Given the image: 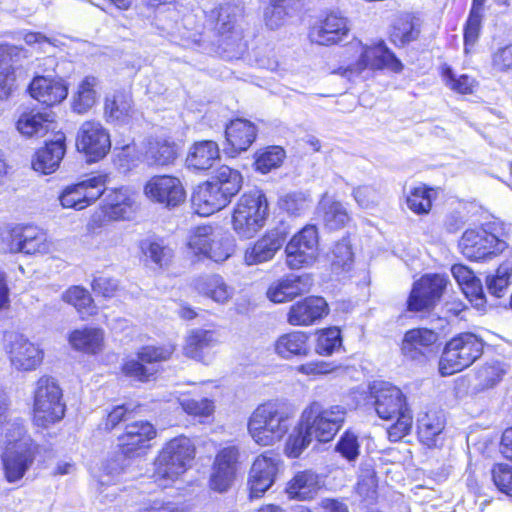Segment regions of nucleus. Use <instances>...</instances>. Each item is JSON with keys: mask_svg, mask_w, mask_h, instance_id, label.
I'll list each match as a JSON object with an SVG mask.
<instances>
[{"mask_svg": "<svg viewBox=\"0 0 512 512\" xmlns=\"http://www.w3.org/2000/svg\"><path fill=\"white\" fill-rule=\"evenodd\" d=\"M347 409L343 405L325 406L319 401L311 402L302 411L297 425L288 435L284 453L289 458H298L313 439L326 443L334 439L343 427Z\"/></svg>", "mask_w": 512, "mask_h": 512, "instance_id": "1", "label": "nucleus"}, {"mask_svg": "<svg viewBox=\"0 0 512 512\" xmlns=\"http://www.w3.org/2000/svg\"><path fill=\"white\" fill-rule=\"evenodd\" d=\"M369 389L377 415L384 420L396 418L387 430L390 441L401 440L412 428V414L402 391L385 381H374Z\"/></svg>", "mask_w": 512, "mask_h": 512, "instance_id": "2", "label": "nucleus"}, {"mask_svg": "<svg viewBox=\"0 0 512 512\" xmlns=\"http://www.w3.org/2000/svg\"><path fill=\"white\" fill-rule=\"evenodd\" d=\"M242 186L239 171L226 165L219 167L212 179L199 185L192 196L193 205L198 214L209 216L231 201Z\"/></svg>", "mask_w": 512, "mask_h": 512, "instance_id": "3", "label": "nucleus"}, {"mask_svg": "<svg viewBox=\"0 0 512 512\" xmlns=\"http://www.w3.org/2000/svg\"><path fill=\"white\" fill-rule=\"evenodd\" d=\"M294 413L285 404L266 402L259 405L248 419V433L263 447L273 446L288 433Z\"/></svg>", "mask_w": 512, "mask_h": 512, "instance_id": "4", "label": "nucleus"}, {"mask_svg": "<svg viewBox=\"0 0 512 512\" xmlns=\"http://www.w3.org/2000/svg\"><path fill=\"white\" fill-rule=\"evenodd\" d=\"M195 455V447L186 436L171 439L154 462V481L162 487L169 486L186 472Z\"/></svg>", "mask_w": 512, "mask_h": 512, "instance_id": "5", "label": "nucleus"}, {"mask_svg": "<svg viewBox=\"0 0 512 512\" xmlns=\"http://www.w3.org/2000/svg\"><path fill=\"white\" fill-rule=\"evenodd\" d=\"M459 248L464 256H498L508 249L507 233L499 221H492L479 228L467 229Z\"/></svg>", "mask_w": 512, "mask_h": 512, "instance_id": "6", "label": "nucleus"}, {"mask_svg": "<svg viewBox=\"0 0 512 512\" xmlns=\"http://www.w3.org/2000/svg\"><path fill=\"white\" fill-rule=\"evenodd\" d=\"M268 217V202L263 191L253 189L243 194L232 215L235 232L243 238L253 237Z\"/></svg>", "mask_w": 512, "mask_h": 512, "instance_id": "7", "label": "nucleus"}, {"mask_svg": "<svg viewBox=\"0 0 512 512\" xmlns=\"http://www.w3.org/2000/svg\"><path fill=\"white\" fill-rule=\"evenodd\" d=\"M483 341L473 333H461L445 345L439 361V372L449 376L472 365L483 353Z\"/></svg>", "mask_w": 512, "mask_h": 512, "instance_id": "8", "label": "nucleus"}, {"mask_svg": "<svg viewBox=\"0 0 512 512\" xmlns=\"http://www.w3.org/2000/svg\"><path fill=\"white\" fill-rule=\"evenodd\" d=\"M33 399L34 421L38 426L47 427L64 417L66 406L55 378L40 377L35 383Z\"/></svg>", "mask_w": 512, "mask_h": 512, "instance_id": "9", "label": "nucleus"}, {"mask_svg": "<svg viewBox=\"0 0 512 512\" xmlns=\"http://www.w3.org/2000/svg\"><path fill=\"white\" fill-rule=\"evenodd\" d=\"M50 248L46 234L37 227L16 226L1 235L0 251L5 254H47Z\"/></svg>", "mask_w": 512, "mask_h": 512, "instance_id": "10", "label": "nucleus"}, {"mask_svg": "<svg viewBox=\"0 0 512 512\" xmlns=\"http://www.w3.org/2000/svg\"><path fill=\"white\" fill-rule=\"evenodd\" d=\"M449 283L444 274H426L413 284L407 300L410 312L430 311L440 301Z\"/></svg>", "mask_w": 512, "mask_h": 512, "instance_id": "11", "label": "nucleus"}, {"mask_svg": "<svg viewBox=\"0 0 512 512\" xmlns=\"http://www.w3.org/2000/svg\"><path fill=\"white\" fill-rule=\"evenodd\" d=\"M5 351L11 366L17 371L36 370L44 358L43 350L26 336L11 332L5 334Z\"/></svg>", "mask_w": 512, "mask_h": 512, "instance_id": "12", "label": "nucleus"}, {"mask_svg": "<svg viewBox=\"0 0 512 512\" xmlns=\"http://www.w3.org/2000/svg\"><path fill=\"white\" fill-rule=\"evenodd\" d=\"M388 69L400 72L403 69L401 61L386 47L384 42L372 46H361V53L356 63L347 67L343 75H360L364 70Z\"/></svg>", "mask_w": 512, "mask_h": 512, "instance_id": "13", "label": "nucleus"}, {"mask_svg": "<svg viewBox=\"0 0 512 512\" xmlns=\"http://www.w3.org/2000/svg\"><path fill=\"white\" fill-rule=\"evenodd\" d=\"M107 175H97L65 187L59 196L64 208L81 210L106 192Z\"/></svg>", "mask_w": 512, "mask_h": 512, "instance_id": "14", "label": "nucleus"}, {"mask_svg": "<svg viewBox=\"0 0 512 512\" xmlns=\"http://www.w3.org/2000/svg\"><path fill=\"white\" fill-rule=\"evenodd\" d=\"M243 8L233 3H223L211 9L207 14V23L222 39L235 44L242 39L239 20Z\"/></svg>", "mask_w": 512, "mask_h": 512, "instance_id": "15", "label": "nucleus"}, {"mask_svg": "<svg viewBox=\"0 0 512 512\" xmlns=\"http://www.w3.org/2000/svg\"><path fill=\"white\" fill-rule=\"evenodd\" d=\"M76 147L89 158V161H98L111 149L110 135L101 123L85 121L78 129Z\"/></svg>", "mask_w": 512, "mask_h": 512, "instance_id": "16", "label": "nucleus"}, {"mask_svg": "<svg viewBox=\"0 0 512 512\" xmlns=\"http://www.w3.org/2000/svg\"><path fill=\"white\" fill-rule=\"evenodd\" d=\"M239 451L230 446L220 450L213 462L209 477V487L218 493L227 492L236 477Z\"/></svg>", "mask_w": 512, "mask_h": 512, "instance_id": "17", "label": "nucleus"}, {"mask_svg": "<svg viewBox=\"0 0 512 512\" xmlns=\"http://www.w3.org/2000/svg\"><path fill=\"white\" fill-rule=\"evenodd\" d=\"M280 459L264 453L258 456L249 472V498H260L273 485L279 470Z\"/></svg>", "mask_w": 512, "mask_h": 512, "instance_id": "18", "label": "nucleus"}, {"mask_svg": "<svg viewBox=\"0 0 512 512\" xmlns=\"http://www.w3.org/2000/svg\"><path fill=\"white\" fill-rule=\"evenodd\" d=\"M156 435L155 427L146 420L128 423L124 433L118 437L120 450L126 457L140 456Z\"/></svg>", "mask_w": 512, "mask_h": 512, "instance_id": "19", "label": "nucleus"}, {"mask_svg": "<svg viewBox=\"0 0 512 512\" xmlns=\"http://www.w3.org/2000/svg\"><path fill=\"white\" fill-rule=\"evenodd\" d=\"M145 195L166 207L178 206L185 200V191L180 180L173 176H154L144 186Z\"/></svg>", "mask_w": 512, "mask_h": 512, "instance_id": "20", "label": "nucleus"}, {"mask_svg": "<svg viewBox=\"0 0 512 512\" xmlns=\"http://www.w3.org/2000/svg\"><path fill=\"white\" fill-rule=\"evenodd\" d=\"M36 446L32 440L19 442L16 449L9 447L3 453V465L9 482L20 480L33 464Z\"/></svg>", "mask_w": 512, "mask_h": 512, "instance_id": "21", "label": "nucleus"}, {"mask_svg": "<svg viewBox=\"0 0 512 512\" xmlns=\"http://www.w3.org/2000/svg\"><path fill=\"white\" fill-rule=\"evenodd\" d=\"M188 249L194 256H232L236 253L233 239L227 238L225 243L218 244L210 226L198 227L190 236Z\"/></svg>", "mask_w": 512, "mask_h": 512, "instance_id": "22", "label": "nucleus"}, {"mask_svg": "<svg viewBox=\"0 0 512 512\" xmlns=\"http://www.w3.org/2000/svg\"><path fill=\"white\" fill-rule=\"evenodd\" d=\"M328 314V305L322 297L310 296L290 306L287 322L292 326H310Z\"/></svg>", "mask_w": 512, "mask_h": 512, "instance_id": "23", "label": "nucleus"}, {"mask_svg": "<svg viewBox=\"0 0 512 512\" xmlns=\"http://www.w3.org/2000/svg\"><path fill=\"white\" fill-rule=\"evenodd\" d=\"M313 285L309 274L289 275L274 283L267 290V297L274 303H283L308 293Z\"/></svg>", "mask_w": 512, "mask_h": 512, "instance_id": "24", "label": "nucleus"}, {"mask_svg": "<svg viewBox=\"0 0 512 512\" xmlns=\"http://www.w3.org/2000/svg\"><path fill=\"white\" fill-rule=\"evenodd\" d=\"M437 340L438 334L431 329H410L404 335L401 350L405 357L411 360L422 361L432 352Z\"/></svg>", "mask_w": 512, "mask_h": 512, "instance_id": "25", "label": "nucleus"}, {"mask_svg": "<svg viewBox=\"0 0 512 512\" xmlns=\"http://www.w3.org/2000/svg\"><path fill=\"white\" fill-rule=\"evenodd\" d=\"M349 30L347 18L331 13L321 23L311 28L309 38L311 42L319 45H331L342 41Z\"/></svg>", "mask_w": 512, "mask_h": 512, "instance_id": "26", "label": "nucleus"}, {"mask_svg": "<svg viewBox=\"0 0 512 512\" xmlns=\"http://www.w3.org/2000/svg\"><path fill=\"white\" fill-rule=\"evenodd\" d=\"M30 95L37 101L53 106L61 103L68 95V86L62 78L37 76L29 86Z\"/></svg>", "mask_w": 512, "mask_h": 512, "instance_id": "27", "label": "nucleus"}, {"mask_svg": "<svg viewBox=\"0 0 512 512\" xmlns=\"http://www.w3.org/2000/svg\"><path fill=\"white\" fill-rule=\"evenodd\" d=\"M65 152V135L59 133L54 140L37 150L32 159V168L42 174H51L58 169Z\"/></svg>", "mask_w": 512, "mask_h": 512, "instance_id": "28", "label": "nucleus"}, {"mask_svg": "<svg viewBox=\"0 0 512 512\" xmlns=\"http://www.w3.org/2000/svg\"><path fill=\"white\" fill-rule=\"evenodd\" d=\"M220 159V149L212 140L195 142L188 150L186 166L194 171H206L212 168L214 163Z\"/></svg>", "mask_w": 512, "mask_h": 512, "instance_id": "29", "label": "nucleus"}, {"mask_svg": "<svg viewBox=\"0 0 512 512\" xmlns=\"http://www.w3.org/2000/svg\"><path fill=\"white\" fill-rule=\"evenodd\" d=\"M274 350L283 359L307 356L310 352L309 334L303 331L283 334L275 341Z\"/></svg>", "mask_w": 512, "mask_h": 512, "instance_id": "30", "label": "nucleus"}, {"mask_svg": "<svg viewBox=\"0 0 512 512\" xmlns=\"http://www.w3.org/2000/svg\"><path fill=\"white\" fill-rule=\"evenodd\" d=\"M256 135L255 125L246 119L232 120L225 130L226 141L234 152L246 151L255 141Z\"/></svg>", "mask_w": 512, "mask_h": 512, "instance_id": "31", "label": "nucleus"}, {"mask_svg": "<svg viewBox=\"0 0 512 512\" xmlns=\"http://www.w3.org/2000/svg\"><path fill=\"white\" fill-rule=\"evenodd\" d=\"M52 123L53 116L51 113L31 109L21 113L17 120L16 128L26 137L44 136Z\"/></svg>", "mask_w": 512, "mask_h": 512, "instance_id": "32", "label": "nucleus"}, {"mask_svg": "<svg viewBox=\"0 0 512 512\" xmlns=\"http://www.w3.org/2000/svg\"><path fill=\"white\" fill-rule=\"evenodd\" d=\"M98 78L94 76L84 77L72 93L71 108L77 114H85L96 104L98 93Z\"/></svg>", "mask_w": 512, "mask_h": 512, "instance_id": "33", "label": "nucleus"}, {"mask_svg": "<svg viewBox=\"0 0 512 512\" xmlns=\"http://www.w3.org/2000/svg\"><path fill=\"white\" fill-rule=\"evenodd\" d=\"M445 427V419L441 412L429 411L417 419V433L420 441L428 447L437 446L438 439Z\"/></svg>", "mask_w": 512, "mask_h": 512, "instance_id": "34", "label": "nucleus"}, {"mask_svg": "<svg viewBox=\"0 0 512 512\" xmlns=\"http://www.w3.org/2000/svg\"><path fill=\"white\" fill-rule=\"evenodd\" d=\"M320 487L318 475L311 470L298 472L288 483L289 498L300 501L313 499Z\"/></svg>", "mask_w": 512, "mask_h": 512, "instance_id": "35", "label": "nucleus"}, {"mask_svg": "<svg viewBox=\"0 0 512 512\" xmlns=\"http://www.w3.org/2000/svg\"><path fill=\"white\" fill-rule=\"evenodd\" d=\"M509 366L500 360H491L481 365L475 374L474 389L483 392L496 387L508 373Z\"/></svg>", "mask_w": 512, "mask_h": 512, "instance_id": "36", "label": "nucleus"}, {"mask_svg": "<svg viewBox=\"0 0 512 512\" xmlns=\"http://www.w3.org/2000/svg\"><path fill=\"white\" fill-rule=\"evenodd\" d=\"M318 247V231L314 225H306L295 234L285 247L286 256H313Z\"/></svg>", "mask_w": 512, "mask_h": 512, "instance_id": "37", "label": "nucleus"}, {"mask_svg": "<svg viewBox=\"0 0 512 512\" xmlns=\"http://www.w3.org/2000/svg\"><path fill=\"white\" fill-rule=\"evenodd\" d=\"M317 212L321 215L324 226L329 230L341 229L350 221V216L344 205L326 196H323L319 202Z\"/></svg>", "mask_w": 512, "mask_h": 512, "instance_id": "38", "label": "nucleus"}, {"mask_svg": "<svg viewBox=\"0 0 512 512\" xmlns=\"http://www.w3.org/2000/svg\"><path fill=\"white\" fill-rule=\"evenodd\" d=\"M133 199L126 189H114L105 195V213L114 220L128 219L133 212Z\"/></svg>", "mask_w": 512, "mask_h": 512, "instance_id": "39", "label": "nucleus"}, {"mask_svg": "<svg viewBox=\"0 0 512 512\" xmlns=\"http://www.w3.org/2000/svg\"><path fill=\"white\" fill-rule=\"evenodd\" d=\"M194 288L217 303H226L233 295V289L220 275L198 277L194 281Z\"/></svg>", "mask_w": 512, "mask_h": 512, "instance_id": "40", "label": "nucleus"}, {"mask_svg": "<svg viewBox=\"0 0 512 512\" xmlns=\"http://www.w3.org/2000/svg\"><path fill=\"white\" fill-rule=\"evenodd\" d=\"M218 343L216 333L212 330L195 329L192 330L186 339L184 347L185 355L202 360L205 353Z\"/></svg>", "mask_w": 512, "mask_h": 512, "instance_id": "41", "label": "nucleus"}, {"mask_svg": "<svg viewBox=\"0 0 512 512\" xmlns=\"http://www.w3.org/2000/svg\"><path fill=\"white\" fill-rule=\"evenodd\" d=\"M419 19L411 14L400 15L394 22L391 41L397 46H404L415 41L420 33Z\"/></svg>", "mask_w": 512, "mask_h": 512, "instance_id": "42", "label": "nucleus"}, {"mask_svg": "<svg viewBox=\"0 0 512 512\" xmlns=\"http://www.w3.org/2000/svg\"><path fill=\"white\" fill-rule=\"evenodd\" d=\"M69 341L75 349L95 354L102 349L103 331L97 328L75 330L71 333Z\"/></svg>", "mask_w": 512, "mask_h": 512, "instance_id": "43", "label": "nucleus"}, {"mask_svg": "<svg viewBox=\"0 0 512 512\" xmlns=\"http://www.w3.org/2000/svg\"><path fill=\"white\" fill-rule=\"evenodd\" d=\"M512 281V259H506L497 268L495 274L486 277V287L490 296L503 297Z\"/></svg>", "mask_w": 512, "mask_h": 512, "instance_id": "44", "label": "nucleus"}, {"mask_svg": "<svg viewBox=\"0 0 512 512\" xmlns=\"http://www.w3.org/2000/svg\"><path fill=\"white\" fill-rule=\"evenodd\" d=\"M178 157V147L173 142L156 141L149 144L145 158L150 165L167 166Z\"/></svg>", "mask_w": 512, "mask_h": 512, "instance_id": "45", "label": "nucleus"}, {"mask_svg": "<svg viewBox=\"0 0 512 512\" xmlns=\"http://www.w3.org/2000/svg\"><path fill=\"white\" fill-rule=\"evenodd\" d=\"M138 249L143 256H171L175 253V243L158 235H147L138 241Z\"/></svg>", "mask_w": 512, "mask_h": 512, "instance_id": "46", "label": "nucleus"}, {"mask_svg": "<svg viewBox=\"0 0 512 512\" xmlns=\"http://www.w3.org/2000/svg\"><path fill=\"white\" fill-rule=\"evenodd\" d=\"M312 205L309 194L300 191L289 192L282 195L278 200L279 208L289 216L299 217Z\"/></svg>", "mask_w": 512, "mask_h": 512, "instance_id": "47", "label": "nucleus"}, {"mask_svg": "<svg viewBox=\"0 0 512 512\" xmlns=\"http://www.w3.org/2000/svg\"><path fill=\"white\" fill-rule=\"evenodd\" d=\"M62 299L73 305L83 319L95 313V306L90 293L80 286L70 287L63 293Z\"/></svg>", "mask_w": 512, "mask_h": 512, "instance_id": "48", "label": "nucleus"}, {"mask_svg": "<svg viewBox=\"0 0 512 512\" xmlns=\"http://www.w3.org/2000/svg\"><path fill=\"white\" fill-rule=\"evenodd\" d=\"M432 188L420 185L412 188L406 198L408 208L415 214H428L432 208Z\"/></svg>", "mask_w": 512, "mask_h": 512, "instance_id": "49", "label": "nucleus"}, {"mask_svg": "<svg viewBox=\"0 0 512 512\" xmlns=\"http://www.w3.org/2000/svg\"><path fill=\"white\" fill-rule=\"evenodd\" d=\"M342 348L341 331L337 327H330L318 332L316 352L319 355L330 356Z\"/></svg>", "mask_w": 512, "mask_h": 512, "instance_id": "50", "label": "nucleus"}, {"mask_svg": "<svg viewBox=\"0 0 512 512\" xmlns=\"http://www.w3.org/2000/svg\"><path fill=\"white\" fill-rule=\"evenodd\" d=\"M285 239L277 232H270L259 239L251 252H245V256H274L284 245Z\"/></svg>", "mask_w": 512, "mask_h": 512, "instance_id": "51", "label": "nucleus"}, {"mask_svg": "<svg viewBox=\"0 0 512 512\" xmlns=\"http://www.w3.org/2000/svg\"><path fill=\"white\" fill-rule=\"evenodd\" d=\"M285 158V151L279 146H271L262 152L256 159V169L268 173L281 165Z\"/></svg>", "mask_w": 512, "mask_h": 512, "instance_id": "52", "label": "nucleus"}, {"mask_svg": "<svg viewBox=\"0 0 512 512\" xmlns=\"http://www.w3.org/2000/svg\"><path fill=\"white\" fill-rule=\"evenodd\" d=\"M442 76L446 86L451 90L460 94H469L473 92L475 80L470 76L463 74L457 77L448 66L443 68Z\"/></svg>", "mask_w": 512, "mask_h": 512, "instance_id": "53", "label": "nucleus"}, {"mask_svg": "<svg viewBox=\"0 0 512 512\" xmlns=\"http://www.w3.org/2000/svg\"><path fill=\"white\" fill-rule=\"evenodd\" d=\"M270 5L264 10V22L270 30L280 28L287 16L285 2L286 0H269Z\"/></svg>", "mask_w": 512, "mask_h": 512, "instance_id": "54", "label": "nucleus"}, {"mask_svg": "<svg viewBox=\"0 0 512 512\" xmlns=\"http://www.w3.org/2000/svg\"><path fill=\"white\" fill-rule=\"evenodd\" d=\"M180 405L187 414L195 417L210 416L214 410L213 402L207 398H184L180 400Z\"/></svg>", "mask_w": 512, "mask_h": 512, "instance_id": "55", "label": "nucleus"}, {"mask_svg": "<svg viewBox=\"0 0 512 512\" xmlns=\"http://www.w3.org/2000/svg\"><path fill=\"white\" fill-rule=\"evenodd\" d=\"M105 115L113 120H120L127 116L131 110L130 101L124 95H114L105 101Z\"/></svg>", "mask_w": 512, "mask_h": 512, "instance_id": "56", "label": "nucleus"}, {"mask_svg": "<svg viewBox=\"0 0 512 512\" xmlns=\"http://www.w3.org/2000/svg\"><path fill=\"white\" fill-rule=\"evenodd\" d=\"M174 351L172 345L160 347L145 346L138 352V359L145 364H153L156 362L166 361L170 358Z\"/></svg>", "mask_w": 512, "mask_h": 512, "instance_id": "57", "label": "nucleus"}, {"mask_svg": "<svg viewBox=\"0 0 512 512\" xmlns=\"http://www.w3.org/2000/svg\"><path fill=\"white\" fill-rule=\"evenodd\" d=\"M492 479L502 493L512 496V467L507 464H496L492 469Z\"/></svg>", "mask_w": 512, "mask_h": 512, "instance_id": "58", "label": "nucleus"}, {"mask_svg": "<svg viewBox=\"0 0 512 512\" xmlns=\"http://www.w3.org/2000/svg\"><path fill=\"white\" fill-rule=\"evenodd\" d=\"M462 292L470 303L477 309H484L487 304V298L483 291V286L477 277L461 286Z\"/></svg>", "mask_w": 512, "mask_h": 512, "instance_id": "59", "label": "nucleus"}, {"mask_svg": "<svg viewBox=\"0 0 512 512\" xmlns=\"http://www.w3.org/2000/svg\"><path fill=\"white\" fill-rule=\"evenodd\" d=\"M133 410L130 405L115 406L106 416L101 426L105 431L113 430L119 423L126 422L132 418Z\"/></svg>", "mask_w": 512, "mask_h": 512, "instance_id": "60", "label": "nucleus"}, {"mask_svg": "<svg viewBox=\"0 0 512 512\" xmlns=\"http://www.w3.org/2000/svg\"><path fill=\"white\" fill-rule=\"evenodd\" d=\"M336 450L348 461H355L359 456V443L357 437L345 432L336 445Z\"/></svg>", "mask_w": 512, "mask_h": 512, "instance_id": "61", "label": "nucleus"}, {"mask_svg": "<svg viewBox=\"0 0 512 512\" xmlns=\"http://www.w3.org/2000/svg\"><path fill=\"white\" fill-rule=\"evenodd\" d=\"M482 16L469 15L464 27V46L465 52L468 53L469 49L472 48L481 32L482 28Z\"/></svg>", "mask_w": 512, "mask_h": 512, "instance_id": "62", "label": "nucleus"}, {"mask_svg": "<svg viewBox=\"0 0 512 512\" xmlns=\"http://www.w3.org/2000/svg\"><path fill=\"white\" fill-rule=\"evenodd\" d=\"M26 440H31V439H30V437L25 435V429H24V426L22 425V423L13 422V423L7 424V426L5 428L4 435H3V439H2V442L5 446L4 450L9 449V447L16 449V445L19 442H22V441L24 442Z\"/></svg>", "mask_w": 512, "mask_h": 512, "instance_id": "63", "label": "nucleus"}, {"mask_svg": "<svg viewBox=\"0 0 512 512\" xmlns=\"http://www.w3.org/2000/svg\"><path fill=\"white\" fill-rule=\"evenodd\" d=\"M353 196L358 205L362 208H371L378 204L379 193L371 186H359L354 189Z\"/></svg>", "mask_w": 512, "mask_h": 512, "instance_id": "64", "label": "nucleus"}]
</instances>
